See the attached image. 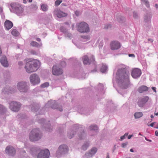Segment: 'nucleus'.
<instances>
[{
    "label": "nucleus",
    "mask_w": 158,
    "mask_h": 158,
    "mask_svg": "<svg viewBox=\"0 0 158 158\" xmlns=\"http://www.w3.org/2000/svg\"><path fill=\"white\" fill-rule=\"evenodd\" d=\"M129 75L128 71L125 68L118 70L116 74V78L118 85L121 89H125L128 87Z\"/></svg>",
    "instance_id": "1"
},
{
    "label": "nucleus",
    "mask_w": 158,
    "mask_h": 158,
    "mask_svg": "<svg viewBox=\"0 0 158 158\" xmlns=\"http://www.w3.org/2000/svg\"><path fill=\"white\" fill-rule=\"evenodd\" d=\"M40 64L37 60L27 62L25 66V69L28 73H31L35 71L39 68Z\"/></svg>",
    "instance_id": "2"
},
{
    "label": "nucleus",
    "mask_w": 158,
    "mask_h": 158,
    "mask_svg": "<svg viewBox=\"0 0 158 158\" xmlns=\"http://www.w3.org/2000/svg\"><path fill=\"white\" fill-rule=\"evenodd\" d=\"M78 129L80 130H81L82 132L79 134V138L80 139L84 138L85 136L84 130H82L81 128L79 127V125L77 124L74 125L72 128V129L69 131L68 133V136L69 139H72L76 134V132L77 131Z\"/></svg>",
    "instance_id": "3"
},
{
    "label": "nucleus",
    "mask_w": 158,
    "mask_h": 158,
    "mask_svg": "<svg viewBox=\"0 0 158 158\" xmlns=\"http://www.w3.org/2000/svg\"><path fill=\"white\" fill-rule=\"evenodd\" d=\"M41 133L39 129H34L31 132L30 139L32 141H35L39 140L42 137Z\"/></svg>",
    "instance_id": "4"
},
{
    "label": "nucleus",
    "mask_w": 158,
    "mask_h": 158,
    "mask_svg": "<svg viewBox=\"0 0 158 158\" xmlns=\"http://www.w3.org/2000/svg\"><path fill=\"white\" fill-rule=\"evenodd\" d=\"M10 6L11 8V9H10V11L18 15L23 13V9L21 5L19 3L13 2L10 3Z\"/></svg>",
    "instance_id": "5"
},
{
    "label": "nucleus",
    "mask_w": 158,
    "mask_h": 158,
    "mask_svg": "<svg viewBox=\"0 0 158 158\" xmlns=\"http://www.w3.org/2000/svg\"><path fill=\"white\" fill-rule=\"evenodd\" d=\"M76 26L77 31L81 33H88L89 31V28L88 25L84 22L77 23Z\"/></svg>",
    "instance_id": "6"
},
{
    "label": "nucleus",
    "mask_w": 158,
    "mask_h": 158,
    "mask_svg": "<svg viewBox=\"0 0 158 158\" xmlns=\"http://www.w3.org/2000/svg\"><path fill=\"white\" fill-rule=\"evenodd\" d=\"M152 14L147 10L143 16V26L144 28H149L151 26V19Z\"/></svg>",
    "instance_id": "7"
},
{
    "label": "nucleus",
    "mask_w": 158,
    "mask_h": 158,
    "mask_svg": "<svg viewBox=\"0 0 158 158\" xmlns=\"http://www.w3.org/2000/svg\"><path fill=\"white\" fill-rule=\"evenodd\" d=\"M69 151L68 146L65 144H62L59 146L56 153V156L59 158L62 155L67 153Z\"/></svg>",
    "instance_id": "8"
},
{
    "label": "nucleus",
    "mask_w": 158,
    "mask_h": 158,
    "mask_svg": "<svg viewBox=\"0 0 158 158\" xmlns=\"http://www.w3.org/2000/svg\"><path fill=\"white\" fill-rule=\"evenodd\" d=\"M17 88L21 93L27 92L29 89V87L26 82L21 81L18 82L17 84Z\"/></svg>",
    "instance_id": "9"
},
{
    "label": "nucleus",
    "mask_w": 158,
    "mask_h": 158,
    "mask_svg": "<svg viewBox=\"0 0 158 158\" xmlns=\"http://www.w3.org/2000/svg\"><path fill=\"white\" fill-rule=\"evenodd\" d=\"M46 107L50 106L53 109H56L60 111L63 110L61 106H59L56 102L55 100H51L48 102V103L45 105Z\"/></svg>",
    "instance_id": "10"
},
{
    "label": "nucleus",
    "mask_w": 158,
    "mask_h": 158,
    "mask_svg": "<svg viewBox=\"0 0 158 158\" xmlns=\"http://www.w3.org/2000/svg\"><path fill=\"white\" fill-rule=\"evenodd\" d=\"M10 110L15 112H18L20 109L21 104L20 103L15 101L11 102L9 103Z\"/></svg>",
    "instance_id": "11"
},
{
    "label": "nucleus",
    "mask_w": 158,
    "mask_h": 158,
    "mask_svg": "<svg viewBox=\"0 0 158 158\" xmlns=\"http://www.w3.org/2000/svg\"><path fill=\"white\" fill-rule=\"evenodd\" d=\"M50 155L49 150L45 149L41 150L38 153L37 158H48Z\"/></svg>",
    "instance_id": "12"
},
{
    "label": "nucleus",
    "mask_w": 158,
    "mask_h": 158,
    "mask_svg": "<svg viewBox=\"0 0 158 158\" xmlns=\"http://www.w3.org/2000/svg\"><path fill=\"white\" fill-rule=\"evenodd\" d=\"M30 81L31 83L35 85L40 83V79L38 76L36 74H33L30 77Z\"/></svg>",
    "instance_id": "13"
},
{
    "label": "nucleus",
    "mask_w": 158,
    "mask_h": 158,
    "mask_svg": "<svg viewBox=\"0 0 158 158\" xmlns=\"http://www.w3.org/2000/svg\"><path fill=\"white\" fill-rule=\"evenodd\" d=\"M149 100L148 96H145L139 98L137 102V104L140 107H143Z\"/></svg>",
    "instance_id": "14"
},
{
    "label": "nucleus",
    "mask_w": 158,
    "mask_h": 158,
    "mask_svg": "<svg viewBox=\"0 0 158 158\" xmlns=\"http://www.w3.org/2000/svg\"><path fill=\"white\" fill-rule=\"evenodd\" d=\"M98 149L95 147H93L88 152L85 153L84 155V157L85 158L92 157L97 152Z\"/></svg>",
    "instance_id": "15"
},
{
    "label": "nucleus",
    "mask_w": 158,
    "mask_h": 158,
    "mask_svg": "<svg viewBox=\"0 0 158 158\" xmlns=\"http://www.w3.org/2000/svg\"><path fill=\"white\" fill-rule=\"evenodd\" d=\"M52 73L54 75L59 76L63 73V71L61 69L56 65H54L52 67Z\"/></svg>",
    "instance_id": "16"
},
{
    "label": "nucleus",
    "mask_w": 158,
    "mask_h": 158,
    "mask_svg": "<svg viewBox=\"0 0 158 158\" xmlns=\"http://www.w3.org/2000/svg\"><path fill=\"white\" fill-rule=\"evenodd\" d=\"M6 153L9 156H14L15 154V149L12 146H7L5 149Z\"/></svg>",
    "instance_id": "17"
},
{
    "label": "nucleus",
    "mask_w": 158,
    "mask_h": 158,
    "mask_svg": "<svg viewBox=\"0 0 158 158\" xmlns=\"http://www.w3.org/2000/svg\"><path fill=\"white\" fill-rule=\"evenodd\" d=\"M141 74V71L138 68H135L131 72V76L134 78H137L140 77Z\"/></svg>",
    "instance_id": "18"
},
{
    "label": "nucleus",
    "mask_w": 158,
    "mask_h": 158,
    "mask_svg": "<svg viewBox=\"0 0 158 158\" xmlns=\"http://www.w3.org/2000/svg\"><path fill=\"white\" fill-rule=\"evenodd\" d=\"M15 91V89H13L9 86L5 87L2 90V94H12Z\"/></svg>",
    "instance_id": "19"
},
{
    "label": "nucleus",
    "mask_w": 158,
    "mask_h": 158,
    "mask_svg": "<svg viewBox=\"0 0 158 158\" xmlns=\"http://www.w3.org/2000/svg\"><path fill=\"white\" fill-rule=\"evenodd\" d=\"M111 49L112 50H117L121 47L120 43L117 41H112L110 44Z\"/></svg>",
    "instance_id": "20"
},
{
    "label": "nucleus",
    "mask_w": 158,
    "mask_h": 158,
    "mask_svg": "<svg viewBox=\"0 0 158 158\" xmlns=\"http://www.w3.org/2000/svg\"><path fill=\"white\" fill-rule=\"evenodd\" d=\"M0 62L2 65L5 67H8L9 64L7 59L6 56H3L0 59Z\"/></svg>",
    "instance_id": "21"
},
{
    "label": "nucleus",
    "mask_w": 158,
    "mask_h": 158,
    "mask_svg": "<svg viewBox=\"0 0 158 158\" xmlns=\"http://www.w3.org/2000/svg\"><path fill=\"white\" fill-rule=\"evenodd\" d=\"M83 63L85 64H89L91 62L94 61V57L92 56V59L89 60L87 56H85L83 58Z\"/></svg>",
    "instance_id": "22"
},
{
    "label": "nucleus",
    "mask_w": 158,
    "mask_h": 158,
    "mask_svg": "<svg viewBox=\"0 0 158 158\" xmlns=\"http://www.w3.org/2000/svg\"><path fill=\"white\" fill-rule=\"evenodd\" d=\"M30 108H31V110L32 111L36 112L39 109L40 105L38 103H33L30 106Z\"/></svg>",
    "instance_id": "23"
},
{
    "label": "nucleus",
    "mask_w": 158,
    "mask_h": 158,
    "mask_svg": "<svg viewBox=\"0 0 158 158\" xmlns=\"http://www.w3.org/2000/svg\"><path fill=\"white\" fill-rule=\"evenodd\" d=\"M40 148L36 147H33L30 150V153L33 156L36 155L37 153L40 151Z\"/></svg>",
    "instance_id": "24"
},
{
    "label": "nucleus",
    "mask_w": 158,
    "mask_h": 158,
    "mask_svg": "<svg viewBox=\"0 0 158 158\" xmlns=\"http://www.w3.org/2000/svg\"><path fill=\"white\" fill-rule=\"evenodd\" d=\"M149 88L145 85H141L137 89V91L139 93H143L148 90Z\"/></svg>",
    "instance_id": "25"
},
{
    "label": "nucleus",
    "mask_w": 158,
    "mask_h": 158,
    "mask_svg": "<svg viewBox=\"0 0 158 158\" xmlns=\"http://www.w3.org/2000/svg\"><path fill=\"white\" fill-rule=\"evenodd\" d=\"M5 28L7 30L10 29L13 26L12 23L9 21H6L4 23Z\"/></svg>",
    "instance_id": "26"
},
{
    "label": "nucleus",
    "mask_w": 158,
    "mask_h": 158,
    "mask_svg": "<svg viewBox=\"0 0 158 158\" xmlns=\"http://www.w3.org/2000/svg\"><path fill=\"white\" fill-rule=\"evenodd\" d=\"M115 18L118 22L121 23L124 22L125 20V18L120 15H117L115 16Z\"/></svg>",
    "instance_id": "27"
},
{
    "label": "nucleus",
    "mask_w": 158,
    "mask_h": 158,
    "mask_svg": "<svg viewBox=\"0 0 158 158\" xmlns=\"http://www.w3.org/2000/svg\"><path fill=\"white\" fill-rule=\"evenodd\" d=\"M56 15L58 17L60 18L66 16H67V14L66 13L60 10H58L57 11Z\"/></svg>",
    "instance_id": "28"
},
{
    "label": "nucleus",
    "mask_w": 158,
    "mask_h": 158,
    "mask_svg": "<svg viewBox=\"0 0 158 158\" xmlns=\"http://www.w3.org/2000/svg\"><path fill=\"white\" fill-rule=\"evenodd\" d=\"M108 66L106 64H103L100 69V71L102 73H105L107 71Z\"/></svg>",
    "instance_id": "29"
},
{
    "label": "nucleus",
    "mask_w": 158,
    "mask_h": 158,
    "mask_svg": "<svg viewBox=\"0 0 158 158\" xmlns=\"http://www.w3.org/2000/svg\"><path fill=\"white\" fill-rule=\"evenodd\" d=\"M134 115L135 119H138L142 117L143 114L141 112H138L135 113Z\"/></svg>",
    "instance_id": "30"
},
{
    "label": "nucleus",
    "mask_w": 158,
    "mask_h": 158,
    "mask_svg": "<svg viewBox=\"0 0 158 158\" xmlns=\"http://www.w3.org/2000/svg\"><path fill=\"white\" fill-rule=\"evenodd\" d=\"M48 6L45 4H42L41 5L40 9L44 11H46L48 10Z\"/></svg>",
    "instance_id": "31"
},
{
    "label": "nucleus",
    "mask_w": 158,
    "mask_h": 158,
    "mask_svg": "<svg viewBox=\"0 0 158 158\" xmlns=\"http://www.w3.org/2000/svg\"><path fill=\"white\" fill-rule=\"evenodd\" d=\"M30 44L31 46L33 47H40L42 45L41 43L40 44L37 43V42L34 41L31 42L30 43Z\"/></svg>",
    "instance_id": "32"
},
{
    "label": "nucleus",
    "mask_w": 158,
    "mask_h": 158,
    "mask_svg": "<svg viewBox=\"0 0 158 158\" xmlns=\"http://www.w3.org/2000/svg\"><path fill=\"white\" fill-rule=\"evenodd\" d=\"M6 108L3 105L0 104V114H2L6 112Z\"/></svg>",
    "instance_id": "33"
},
{
    "label": "nucleus",
    "mask_w": 158,
    "mask_h": 158,
    "mask_svg": "<svg viewBox=\"0 0 158 158\" xmlns=\"http://www.w3.org/2000/svg\"><path fill=\"white\" fill-rule=\"evenodd\" d=\"M89 129L91 130H94V131H97L98 128V126L96 125H92L89 126Z\"/></svg>",
    "instance_id": "34"
},
{
    "label": "nucleus",
    "mask_w": 158,
    "mask_h": 158,
    "mask_svg": "<svg viewBox=\"0 0 158 158\" xmlns=\"http://www.w3.org/2000/svg\"><path fill=\"white\" fill-rule=\"evenodd\" d=\"M11 34L15 36H18L19 34L18 31L15 29H13L12 31Z\"/></svg>",
    "instance_id": "35"
},
{
    "label": "nucleus",
    "mask_w": 158,
    "mask_h": 158,
    "mask_svg": "<svg viewBox=\"0 0 158 158\" xmlns=\"http://www.w3.org/2000/svg\"><path fill=\"white\" fill-rule=\"evenodd\" d=\"M89 146V144L88 143H85L82 146V148L84 150H86Z\"/></svg>",
    "instance_id": "36"
},
{
    "label": "nucleus",
    "mask_w": 158,
    "mask_h": 158,
    "mask_svg": "<svg viewBox=\"0 0 158 158\" xmlns=\"http://www.w3.org/2000/svg\"><path fill=\"white\" fill-rule=\"evenodd\" d=\"M61 32L64 33L65 34L68 33V30L63 27H61L60 28Z\"/></svg>",
    "instance_id": "37"
},
{
    "label": "nucleus",
    "mask_w": 158,
    "mask_h": 158,
    "mask_svg": "<svg viewBox=\"0 0 158 158\" xmlns=\"http://www.w3.org/2000/svg\"><path fill=\"white\" fill-rule=\"evenodd\" d=\"M143 2L144 3V4L147 8H150V4L148 0H145Z\"/></svg>",
    "instance_id": "38"
},
{
    "label": "nucleus",
    "mask_w": 158,
    "mask_h": 158,
    "mask_svg": "<svg viewBox=\"0 0 158 158\" xmlns=\"http://www.w3.org/2000/svg\"><path fill=\"white\" fill-rule=\"evenodd\" d=\"M49 85V84L48 82H46L41 85V87L44 88L48 87Z\"/></svg>",
    "instance_id": "39"
},
{
    "label": "nucleus",
    "mask_w": 158,
    "mask_h": 158,
    "mask_svg": "<svg viewBox=\"0 0 158 158\" xmlns=\"http://www.w3.org/2000/svg\"><path fill=\"white\" fill-rule=\"evenodd\" d=\"M31 8L33 10H35L38 9V7L36 4H32L31 5Z\"/></svg>",
    "instance_id": "40"
},
{
    "label": "nucleus",
    "mask_w": 158,
    "mask_h": 158,
    "mask_svg": "<svg viewBox=\"0 0 158 158\" xmlns=\"http://www.w3.org/2000/svg\"><path fill=\"white\" fill-rule=\"evenodd\" d=\"M4 76L5 78H8L10 77V74L9 72H6L4 73Z\"/></svg>",
    "instance_id": "41"
},
{
    "label": "nucleus",
    "mask_w": 158,
    "mask_h": 158,
    "mask_svg": "<svg viewBox=\"0 0 158 158\" xmlns=\"http://www.w3.org/2000/svg\"><path fill=\"white\" fill-rule=\"evenodd\" d=\"M81 38L83 39H85V40H89L90 39V37L89 35H82L81 36Z\"/></svg>",
    "instance_id": "42"
},
{
    "label": "nucleus",
    "mask_w": 158,
    "mask_h": 158,
    "mask_svg": "<svg viewBox=\"0 0 158 158\" xmlns=\"http://www.w3.org/2000/svg\"><path fill=\"white\" fill-rule=\"evenodd\" d=\"M61 0H57L55 2V6H59L60 3L62 2Z\"/></svg>",
    "instance_id": "43"
},
{
    "label": "nucleus",
    "mask_w": 158,
    "mask_h": 158,
    "mask_svg": "<svg viewBox=\"0 0 158 158\" xmlns=\"http://www.w3.org/2000/svg\"><path fill=\"white\" fill-rule=\"evenodd\" d=\"M133 16L135 18L137 19L138 18V14L136 12L134 11L133 12Z\"/></svg>",
    "instance_id": "44"
},
{
    "label": "nucleus",
    "mask_w": 158,
    "mask_h": 158,
    "mask_svg": "<svg viewBox=\"0 0 158 158\" xmlns=\"http://www.w3.org/2000/svg\"><path fill=\"white\" fill-rule=\"evenodd\" d=\"M60 65L62 67H64L66 66V63L64 61H63L61 62Z\"/></svg>",
    "instance_id": "45"
},
{
    "label": "nucleus",
    "mask_w": 158,
    "mask_h": 158,
    "mask_svg": "<svg viewBox=\"0 0 158 158\" xmlns=\"http://www.w3.org/2000/svg\"><path fill=\"white\" fill-rule=\"evenodd\" d=\"M85 108H82L80 109V111L81 112V114H85Z\"/></svg>",
    "instance_id": "46"
},
{
    "label": "nucleus",
    "mask_w": 158,
    "mask_h": 158,
    "mask_svg": "<svg viewBox=\"0 0 158 158\" xmlns=\"http://www.w3.org/2000/svg\"><path fill=\"white\" fill-rule=\"evenodd\" d=\"M46 130L47 131H51L52 130V129L51 128L50 126L49 125H47V127L46 128Z\"/></svg>",
    "instance_id": "47"
},
{
    "label": "nucleus",
    "mask_w": 158,
    "mask_h": 158,
    "mask_svg": "<svg viewBox=\"0 0 158 158\" xmlns=\"http://www.w3.org/2000/svg\"><path fill=\"white\" fill-rule=\"evenodd\" d=\"M65 36L68 37L69 38H70L72 37V35L71 34L68 33V32L67 34H65Z\"/></svg>",
    "instance_id": "48"
},
{
    "label": "nucleus",
    "mask_w": 158,
    "mask_h": 158,
    "mask_svg": "<svg viewBox=\"0 0 158 158\" xmlns=\"http://www.w3.org/2000/svg\"><path fill=\"white\" fill-rule=\"evenodd\" d=\"M111 27V25L110 24H107L105 26V29H108L109 28H110Z\"/></svg>",
    "instance_id": "49"
},
{
    "label": "nucleus",
    "mask_w": 158,
    "mask_h": 158,
    "mask_svg": "<svg viewBox=\"0 0 158 158\" xmlns=\"http://www.w3.org/2000/svg\"><path fill=\"white\" fill-rule=\"evenodd\" d=\"M75 14L77 16H78L80 15V12L79 11L76 10L75 12Z\"/></svg>",
    "instance_id": "50"
},
{
    "label": "nucleus",
    "mask_w": 158,
    "mask_h": 158,
    "mask_svg": "<svg viewBox=\"0 0 158 158\" xmlns=\"http://www.w3.org/2000/svg\"><path fill=\"white\" fill-rule=\"evenodd\" d=\"M31 53L32 54H33V55H36L37 54V53L35 51L33 50H31Z\"/></svg>",
    "instance_id": "51"
},
{
    "label": "nucleus",
    "mask_w": 158,
    "mask_h": 158,
    "mask_svg": "<svg viewBox=\"0 0 158 158\" xmlns=\"http://www.w3.org/2000/svg\"><path fill=\"white\" fill-rule=\"evenodd\" d=\"M45 121V120L43 118H42L39 121V123H41L42 124L44 123Z\"/></svg>",
    "instance_id": "52"
},
{
    "label": "nucleus",
    "mask_w": 158,
    "mask_h": 158,
    "mask_svg": "<svg viewBox=\"0 0 158 158\" xmlns=\"http://www.w3.org/2000/svg\"><path fill=\"white\" fill-rule=\"evenodd\" d=\"M18 64L20 66H21L23 65V63L22 61H19L18 62Z\"/></svg>",
    "instance_id": "53"
},
{
    "label": "nucleus",
    "mask_w": 158,
    "mask_h": 158,
    "mask_svg": "<svg viewBox=\"0 0 158 158\" xmlns=\"http://www.w3.org/2000/svg\"><path fill=\"white\" fill-rule=\"evenodd\" d=\"M127 143H128L127 142L126 143H122V147H123V148L125 147L127 145Z\"/></svg>",
    "instance_id": "54"
},
{
    "label": "nucleus",
    "mask_w": 158,
    "mask_h": 158,
    "mask_svg": "<svg viewBox=\"0 0 158 158\" xmlns=\"http://www.w3.org/2000/svg\"><path fill=\"white\" fill-rule=\"evenodd\" d=\"M102 41H101V42L99 44V48H102V46H103V44L102 42Z\"/></svg>",
    "instance_id": "55"
},
{
    "label": "nucleus",
    "mask_w": 158,
    "mask_h": 158,
    "mask_svg": "<svg viewBox=\"0 0 158 158\" xmlns=\"http://www.w3.org/2000/svg\"><path fill=\"white\" fill-rule=\"evenodd\" d=\"M125 136L124 135H123L121 136L120 137L121 139L120 140L121 141H122L124 139H125Z\"/></svg>",
    "instance_id": "56"
},
{
    "label": "nucleus",
    "mask_w": 158,
    "mask_h": 158,
    "mask_svg": "<svg viewBox=\"0 0 158 158\" xmlns=\"http://www.w3.org/2000/svg\"><path fill=\"white\" fill-rule=\"evenodd\" d=\"M155 123H156V122L152 123H151V124H150L149 125H148V126H151V127H153L154 124Z\"/></svg>",
    "instance_id": "57"
},
{
    "label": "nucleus",
    "mask_w": 158,
    "mask_h": 158,
    "mask_svg": "<svg viewBox=\"0 0 158 158\" xmlns=\"http://www.w3.org/2000/svg\"><path fill=\"white\" fill-rule=\"evenodd\" d=\"M3 12L2 8L0 6V13L2 14Z\"/></svg>",
    "instance_id": "58"
},
{
    "label": "nucleus",
    "mask_w": 158,
    "mask_h": 158,
    "mask_svg": "<svg viewBox=\"0 0 158 158\" xmlns=\"http://www.w3.org/2000/svg\"><path fill=\"white\" fill-rule=\"evenodd\" d=\"M116 145H114V147L112 149V152H114V151L116 149Z\"/></svg>",
    "instance_id": "59"
},
{
    "label": "nucleus",
    "mask_w": 158,
    "mask_h": 158,
    "mask_svg": "<svg viewBox=\"0 0 158 158\" xmlns=\"http://www.w3.org/2000/svg\"><path fill=\"white\" fill-rule=\"evenodd\" d=\"M154 6L156 8V9H158V5L157 4H155L154 5Z\"/></svg>",
    "instance_id": "60"
},
{
    "label": "nucleus",
    "mask_w": 158,
    "mask_h": 158,
    "mask_svg": "<svg viewBox=\"0 0 158 158\" xmlns=\"http://www.w3.org/2000/svg\"><path fill=\"white\" fill-rule=\"evenodd\" d=\"M152 89L154 91L156 92V88L154 87H152Z\"/></svg>",
    "instance_id": "61"
},
{
    "label": "nucleus",
    "mask_w": 158,
    "mask_h": 158,
    "mask_svg": "<svg viewBox=\"0 0 158 158\" xmlns=\"http://www.w3.org/2000/svg\"><path fill=\"white\" fill-rule=\"evenodd\" d=\"M129 57H135V55L134 54H129Z\"/></svg>",
    "instance_id": "62"
},
{
    "label": "nucleus",
    "mask_w": 158,
    "mask_h": 158,
    "mask_svg": "<svg viewBox=\"0 0 158 158\" xmlns=\"http://www.w3.org/2000/svg\"><path fill=\"white\" fill-rule=\"evenodd\" d=\"M145 139L147 141H149V142H152V140H150V139H148L146 137H145Z\"/></svg>",
    "instance_id": "63"
},
{
    "label": "nucleus",
    "mask_w": 158,
    "mask_h": 158,
    "mask_svg": "<svg viewBox=\"0 0 158 158\" xmlns=\"http://www.w3.org/2000/svg\"><path fill=\"white\" fill-rule=\"evenodd\" d=\"M155 135L157 136H158V131H156L155 132Z\"/></svg>",
    "instance_id": "64"
}]
</instances>
